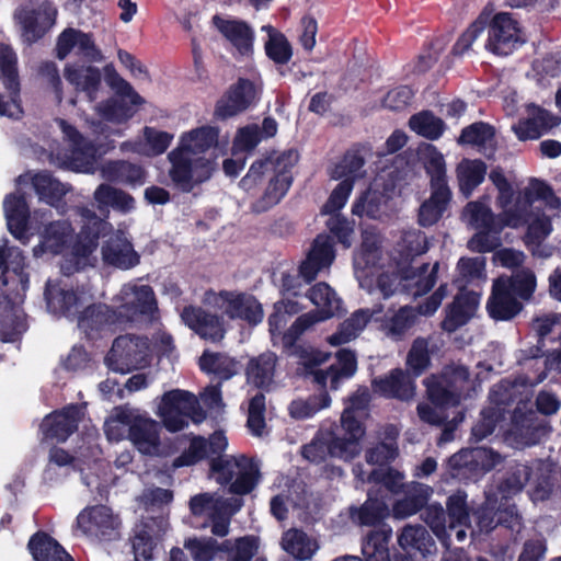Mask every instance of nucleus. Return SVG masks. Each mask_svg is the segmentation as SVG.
Returning a JSON list of instances; mask_svg holds the SVG:
<instances>
[{"mask_svg": "<svg viewBox=\"0 0 561 561\" xmlns=\"http://www.w3.org/2000/svg\"><path fill=\"white\" fill-rule=\"evenodd\" d=\"M218 140L219 128L210 125L181 135L178 146L168 153L169 178L178 190L190 193L211 178L217 169V156L206 157V152L216 150Z\"/></svg>", "mask_w": 561, "mask_h": 561, "instance_id": "nucleus-1", "label": "nucleus"}, {"mask_svg": "<svg viewBox=\"0 0 561 561\" xmlns=\"http://www.w3.org/2000/svg\"><path fill=\"white\" fill-rule=\"evenodd\" d=\"M79 215L82 226L76 236L71 251L77 262L87 260L98 249L100 239L108 236L101 248L105 265L127 271L139 264V254L123 232L113 233L112 224L100 218L88 207L79 208Z\"/></svg>", "mask_w": 561, "mask_h": 561, "instance_id": "nucleus-2", "label": "nucleus"}, {"mask_svg": "<svg viewBox=\"0 0 561 561\" xmlns=\"http://www.w3.org/2000/svg\"><path fill=\"white\" fill-rule=\"evenodd\" d=\"M25 267V256L20 248L0 245V336L4 342L15 341L26 330L20 310L30 285Z\"/></svg>", "mask_w": 561, "mask_h": 561, "instance_id": "nucleus-3", "label": "nucleus"}, {"mask_svg": "<svg viewBox=\"0 0 561 561\" xmlns=\"http://www.w3.org/2000/svg\"><path fill=\"white\" fill-rule=\"evenodd\" d=\"M228 447L227 437L222 432H215L206 439V451L216 457L209 460V472L221 486H228L233 495L250 494L261 480L260 466L247 455H222Z\"/></svg>", "mask_w": 561, "mask_h": 561, "instance_id": "nucleus-4", "label": "nucleus"}, {"mask_svg": "<svg viewBox=\"0 0 561 561\" xmlns=\"http://www.w3.org/2000/svg\"><path fill=\"white\" fill-rule=\"evenodd\" d=\"M159 414L164 427L172 433L185 428L188 425V419L196 424L206 419V412L195 394L181 389L170 390L163 394Z\"/></svg>", "mask_w": 561, "mask_h": 561, "instance_id": "nucleus-5", "label": "nucleus"}, {"mask_svg": "<svg viewBox=\"0 0 561 561\" xmlns=\"http://www.w3.org/2000/svg\"><path fill=\"white\" fill-rule=\"evenodd\" d=\"M463 215L468 217L469 224L477 232L468 241V248L472 252L489 253L495 251L502 244L499 227V215H494L492 209L479 202H469Z\"/></svg>", "mask_w": 561, "mask_h": 561, "instance_id": "nucleus-6", "label": "nucleus"}, {"mask_svg": "<svg viewBox=\"0 0 561 561\" xmlns=\"http://www.w3.org/2000/svg\"><path fill=\"white\" fill-rule=\"evenodd\" d=\"M105 362L110 369L121 374L145 368L150 363L148 339L129 334L117 336Z\"/></svg>", "mask_w": 561, "mask_h": 561, "instance_id": "nucleus-7", "label": "nucleus"}, {"mask_svg": "<svg viewBox=\"0 0 561 561\" xmlns=\"http://www.w3.org/2000/svg\"><path fill=\"white\" fill-rule=\"evenodd\" d=\"M484 494V502L472 511L478 530L481 534L488 535L500 527L505 529L512 538L515 531H519L523 524V518L517 507L511 506V508H507L497 502L496 499L491 497L486 493Z\"/></svg>", "mask_w": 561, "mask_h": 561, "instance_id": "nucleus-8", "label": "nucleus"}, {"mask_svg": "<svg viewBox=\"0 0 561 561\" xmlns=\"http://www.w3.org/2000/svg\"><path fill=\"white\" fill-rule=\"evenodd\" d=\"M298 152L293 149L279 153V161L276 162L277 167L272 172L273 176L264 194L251 205L253 213H265L282 201L293 184L291 169L298 162Z\"/></svg>", "mask_w": 561, "mask_h": 561, "instance_id": "nucleus-9", "label": "nucleus"}, {"mask_svg": "<svg viewBox=\"0 0 561 561\" xmlns=\"http://www.w3.org/2000/svg\"><path fill=\"white\" fill-rule=\"evenodd\" d=\"M468 370L465 367L446 369L439 375H431L423 381L428 401L439 409L456 408L460 404L461 387L458 380L465 381Z\"/></svg>", "mask_w": 561, "mask_h": 561, "instance_id": "nucleus-10", "label": "nucleus"}, {"mask_svg": "<svg viewBox=\"0 0 561 561\" xmlns=\"http://www.w3.org/2000/svg\"><path fill=\"white\" fill-rule=\"evenodd\" d=\"M78 527L88 536L100 541L112 542L121 539L122 520L106 505H95L84 508L77 516Z\"/></svg>", "mask_w": 561, "mask_h": 561, "instance_id": "nucleus-11", "label": "nucleus"}, {"mask_svg": "<svg viewBox=\"0 0 561 561\" xmlns=\"http://www.w3.org/2000/svg\"><path fill=\"white\" fill-rule=\"evenodd\" d=\"M485 456L486 459L480 461L476 451L461 449L447 459L446 474L459 482H477L502 460L501 455L492 449Z\"/></svg>", "mask_w": 561, "mask_h": 561, "instance_id": "nucleus-12", "label": "nucleus"}, {"mask_svg": "<svg viewBox=\"0 0 561 561\" xmlns=\"http://www.w3.org/2000/svg\"><path fill=\"white\" fill-rule=\"evenodd\" d=\"M531 474L533 468L527 463L511 461L484 493L507 508L517 507L514 497L523 491Z\"/></svg>", "mask_w": 561, "mask_h": 561, "instance_id": "nucleus-13", "label": "nucleus"}, {"mask_svg": "<svg viewBox=\"0 0 561 561\" xmlns=\"http://www.w3.org/2000/svg\"><path fill=\"white\" fill-rule=\"evenodd\" d=\"M531 474L533 468L527 463L511 461L484 493L507 508L517 507L514 497L523 491Z\"/></svg>", "mask_w": 561, "mask_h": 561, "instance_id": "nucleus-14", "label": "nucleus"}, {"mask_svg": "<svg viewBox=\"0 0 561 561\" xmlns=\"http://www.w3.org/2000/svg\"><path fill=\"white\" fill-rule=\"evenodd\" d=\"M257 100L255 83L248 78H238L216 101L214 118L216 121L232 118L248 111Z\"/></svg>", "mask_w": 561, "mask_h": 561, "instance_id": "nucleus-15", "label": "nucleus"}, {"mask_svg": "<svg viewBox=\"0 0 561 561\" xmlns=\"http://www.w3.org/2000/svg\"><path fill=\"white\" fill-rule=\"evenodd\" d=\"M551 432L548 420L539 417L535 410L526 409V402L517 403L511 415V433L518 444L534 446Z\"/></svg>", "mask_w": 561, "mask_h": 561, "instance_id": "nucleus-16", "label": "nucleus"}, {"mask_svg": "<svg viewBox=\"0 0 561 561\" xmlns=\"http://www.w3.org/2000/svg\"><path fill=\"white\" fill-rule=\"evenodd\" d=\"M403 552H393L391 557L400 561H422L436 552V542L426 527L407 525L398 536Z\"/></svg>", "mask_w": 561, "mask_h": 561, "instance_id": "nucleus-17", "label": "nucleus"}, {"mask_svg": "<svg viewBox=\"0 0 561 561\" xmlns=\"http://www.w3.org/2000/svg\"><path fill=\"white\" fill-rule=\"evenodd\" d=\"M82 416V408L76 403L53 411L41 423L39 427L43 433V439L65 443L78 431Z\"/></svg>", "mask_w": 561, "mask_h": 561, "instance_id": "nucleus-18", "label": "nucleus"}, {"mask_svg": "<svg viewBox=\"0 0 561 561\" xmlns=\"http://www.w3.org/2000/svg\"><path fill=\"white\" fill-rule=\"evenodd\" d=\"M510 13H496L488 28L486 48L495 55L507 56L519 43V28Z\"/></svg>", "mask_w": 561, "mask_h": 561, "instance_id": "nucleus-19", "label": "nucleus"}, {"mask_svg": "<svg viewBox=\"0 0 561 561\" xmlns=\"http://www.w3.org/2000/svg\"><path fill=\"white\" fill-rule=\"evenodd\" d=\"M181 319L186 327L205 341L219 343L226 335L224 318L199 306H185L181 312Z\"/></svg>", "mask_w": 561, "mask_h": 561, "instance_id": "nucleus-20", "label": "nucleus"}, {"mask_svg": "<svg viewBox=\"0 0 561 561\" xmlns=\"http://www.w3.org/2000/svg\"><path fill=\"white\" fill-rule=\"evenodd\" d=\"M218 297L224 302V313L231 320H241L250 327L262 322L264 311L255 296L232 290H220Z\"/></svg>", "mask_w": 561, "mask_h": 561, "instance_id": "nucleus-21", "label": "nucleus"}, {"mask_svg": "<svg viewBox=\"0 0 561 561\" xmlns=\"http://www.w3.org/2000/svg\"><path fill=\"white\" fill-rule=\"evenodd\" d=\"M75 230L68 220H56L47 224L41 232V241L33 248L35 257H39L45 253L59 255L70 249L76 241Z\"/></svg>", "mask_w": 561, "mask_h": 561, "instance_id": "nucleus-22", "label": "nucleus"}, {"mask_svg": "<svg viewBox=\"0 0 561 561\" xmlns=\"http://www.w3.org/2000/svg\"><path fill=\"white\" fill-rule=\"evenodd\" d=\"M373 391L386 399L410 401L415 397V380L400 367L391 369L387 375L371 380Z\"/></svg>", "mask_w": 561, "mask_h": 561, "instance_id": "nucleus-23", "label": "nucleus"}, {"mask_svg": "<svg viewBox=\"0 0 561 561\" xmlns=\"http://www.w3.org/2000/svg\"><path fill=\"white\" fill-rule=\"evenodd\" d=\"M118 420L128 425V438L144 455H152L160 445V428L158 422L149 417L135 416L133 420L127 414L118 415Z\"/></svg>", "mask_w": 561, "mask_h": 561, "instance_id": "nucleus-24", "label": "nucleus"}, {"mask_svg": "<svg viewBox=\"0 0 561 561\" xmlns=\"http://www.w3.org/2000/svg\"><path fill=\"white\" fill-rule=\"evenodd\" d=\"M527 112L528 116L513 126L515 135L522 141L538 139L561 123L559 116L536 104L529 105Z\"/></svg>", "mask_w": 561, "mask_h": 561, "instance_id": "nucleus-25", "label": "nucleus"}, {"mask_svg": "<svg viewBox=\"0 0 561 561\" xmlns=\"http://www.w3.org/2000/svg\"><path fill=\"white\" fill-rule=\"evenodd\" d=\"M334 259L335 250L331 237L320 233L313 239L307 257L299 265V274L307 283H311L322 268L333 263Z\"/></svg>", "mask_w": 561, "mask_h": 561, "instance_id": "nucleus-26", "label": "nucleus"}, {"mask_svg": "<svg viewBox=\"0 0 561 561\" xmlns=\"http://www.w3.org/2000/svg\"><path fill=\"white\" fill-rule=\"evenodd\" d=\"M122 323L152 318L158 312V301L150 285L135 286L131 298L117 307Z\"/></svg>", "mask_w": 561, "mask_h": 561, "instance_id": "nucleus-27", "label": "nucleus"}, {"mask_svg": "<svg viewBox=\"0 0 561 561\" xmlns=\"http://www.w3.org/2000/svg\"><path fill=\"white\" fill-rule=\"evenodd\" d=\"M64 77L77 92L84 93L89 102L98 99L102 85V73L98 67L78 62L67 64Z\"/></svg>", "mask_w": 561, "mask_h": 561, "instance_id": "nucleus-28", "label": "nucleus"}, {"mask_svg": "<svg viewBox=\"0 0 561 561\" xmlns=\"http://www.w3.org/2000/svg\"><path fill=\"white\" fill-rule=\"evenodd\" d=\"M523 308V302L496 278L486 301L489 317L495 321H510L519 314Z\"/></svg>", "mask_w": 561, "mask_h": 561, "instance_id": "nucleus-29", "label": "nucleus"}, {"mask_svg": "<svg viewBox=\"0 0 561 561\" xmlns=\"http://www.w3.org/2000/svg\"><path fill=\"white\" fill-rule=\"evenodd\" d=\"M117 324H123L117 308L104 304L88 306L78 318L79 328L90 340L95 339L103 329Z\"/></svg>", "mask_w": 561, "mask_h": 561, "instance_id": "nucleus-30", "label": "nucleus"}, {"mask_svg": "<svg viewBox=\"0 0 561 561\" xmlns=\"http://www.w3.org/2000/svg\"><path fill=\"white\" fill-rule=\"evenodd\" d=\"M7 226L10 233L25 243L28 239L30 207L22 194L11 193L3 201Z\"/></svg>", "mask_w": 561, "mask_h": 561, "instance_id": "nucleus-31", "label": "nucleus"}, {"mask_svg": "<svg viewBox=\"0 0 561 561\" xmlns=\"http://www.w3.org/2000/svg\"><path fill=\"white\" fill-rule=\"evenodd\" d=\"M478 305L479 295L474 291L458 294L446 308L442 328L447 332H455L463 327L474 316Z\"/></svg>", "mask_w": 561, "mask_h": 561, "instance_id": "nucleus-32", "label": "nucleus"}, {"mask_svg": "<svg viewBox=\"0 0 561 561\" xmlns=\"http://www.w3.org/2000/svg\"><path fill=\"white\" fill-rule=\"evenodd\" d=\"M213 24L241 55L252 54L254 33L247 22L241 20H226L216 14L213 16Z\"/></svg>", "mask_w": 561, "mask_h": 561, "instance_id": "nucleus-33", "label": "nucleus"}, {"mask_svg": "<svg viewBox=\"0 0 561 561\" xmlns=\"http://www.w3.org/2000/svg\"><path fill=\"white\" fill-rule=\"evenodd\" d=\"M402 492L403 496L392 505L396 518H407L421 512L427 505L433 489L427 484L412 482Z\"/></svg>", "mask_w": 561, "mask_h": 561, "instance_id": "nucleus-34", "label": "nucleus"}, {"mask_svg": "<svg viewBox=\"0 0 561 561\" xmlns=\"http://www.w3.org/2000/svg\"><path fill=\"white\" fill-rule=\"evenodd\" d=\"M392 537V529L380 528L371 530L364 538L362 553L364 559L354 556L336 558L333 561H389V542Z\"/></svg>", "mask_w": 561, "mask_h": 561, "instance_id": "nucleus-35", "label": "nucleus"}, {"mask_svg": "<svg viewBox=\"0 0 561 561\" xmlns=\"http://www.w3.org/2000/svg\"><path fill=\"white\" fill-rule=\"evenodd\" d=\"M383 311L381 305L375 306L370 309L356 310L341 323L339 330L329 336L328 341L331 345L337 346L345 344L356 337L362 332L371 319L379 320L377 314Z\"/></svg>", "mask_w": 561, "mask_h": 561, "instance_id": "nucleus-36", "label": "nucleus"}, {"mask_svg": "<svg viewBox=\"0 0 561 561\" xmlns=\"http://www.w3.org/2000/svg\"><path fill=\"white\" fill-rule=\"evenodd\" d=\"M27 549L34 561H75L55 538L43 530L31 536Z\"/></svg>", "mask_w": 561, "mask_h": 561, "instance_id": "nucleus-37", "label": "nucleus"}, {"mask_svg": "<svg viewBox=\"0 0 561 561\" xmlns=\"http://www.w3.org/2000/svg\"><path fill=\"white\" fill-rule=\"evenodd\" d=\"M102 174L110 182L133 187L142 185L147 175L141 165L125 160L108 161L103 165Z\"/></svg>", "mask_w": 561, "mask_h": 561, "instance_id": "nucleus-38", "label": "nucleus"}, {"mask_svg": "<svg viewBox=\"0 0 561 561\" xmlns=\"http://www.w3.org/2000/svg\"><path fill=\"white\" fill-rule=\"evenodd\" d=\"M450 201V188H443L442 186L432 188L430 197L425 199L419 208V225L422 227H431L438 222L447 210Z\"/></svg>", "mask_w": 561, "mask_h": 561, "instance_id": "nucleus-39", "label": "nucleus"}, {"mask_svg": "<svg viewBox=\"0 0 561 561\" xmlns=\"http://www.w3.org/2000/svg\"><path fill=\"white\" fill-rule=\"evenodd\" d=\"M277 357L274 353L267 352L252 357L245 368L248 382L259 389L267 390L273 382Z\"/></svg>", "mask_w": 561, "mask_h": 561, "instance_id": "nucleus-40", "label": "nucleus"}, {"mask_svg": "<svg viewBox=\"0 0 561 561\" xmlns=\"http://www.w3.org/2000/svg\"><path fill=\"white\" fill-rule=\"evenodd\" d=\"M486 163L481 159H462L457 165L456 173L459 191L465 197H470L473 191L484 181Z\"/></svg>", "mask_w": 561, "mask_h": 561, "instance_id": "nucleus-41", "label": "nucleus"}, {"mask_svg": "<svg viewBox=\"0 0 561 561\" xmlns=\"http://www.w3.org/2000/svg\"><path fill=\"white\" fill-rule=\"evenodd\" d=\"M31 183L39 199L53 207H58L68 193V187L48 171L35 173Z\"/></svg>", "mask_w": 561, "mask_h": 561, "instance_id": "nucleus-42", "label": "nucleus"}, {"mask_svg": "<svg viewBox=\"0 0 561 561\" xmlns=\"http://www.w3.org/2000/svg\"><path fill=\"white\" fill-rule=\"evenodd\" d=\"M388 516L389 508L387 504L379 499H373L370 496L359 507L350 508L352 522L359 526L376 527L380 525L379 529L383 527L390 528L382 523ZM376 530H378V528Z\"/></svg>", "mask_w": 561, "mask_h": 561, "instance_id": "nucleus-43", "label": "nucleus"}, {"mask_svg": "<svg viewBox=\"0 0 561 561\" xmlns=\"http://www.w3.org/2000/svg\"><path fill=\"white\" fill-rule=\"evenodd\" d=\"M259 549V540L254 536H243L234 539H225L218 542L216 539L215 554L224 552L228 554L227 561H251Z\"/></svg>", "mask_w": 561, "mask_h": 561, "instance_id": "nucleus-44", "label": "nucleus"}, {"mask_svg": "<svg viewBox=\"0 0 561 561\" xmlns=\"http://www.w3.org/2000/svg\"><path fill=\"white\" fill-rule=\"evenodd\" d=\"M282 547L299 561L311 559L318 549L316 541H312L302 529L297 528H290L283 534Z\"/></svg>", "mask_w": 561, "mask_h": 561, "instance_id": "nucleus-45", "label": "nucleus"}, {"mask_svg": "<svg viewBox=\"0 0 561 561\" xmlns=\"http://www.w3.org/2000/svg\"><path fill=\"white\" fill-rule=\"evenodd\" d=\"M307 297L314 306L321 308V319H330L340 313L342 300L327 283L320 282L311 286Z\"/></svg>", "mask_w": 561, "mask_h": 561, "instance_id": "nucleus-46", "label": "nucleus"}, {"mask_svg": "<svg viewBox=\"0 0 561 561\" xmlns=\"http://www.w3.org/2000/svg\"><path fill=\"white\" fill-rule=\"evenodd\" d=\"M387 197L377 190H366L354 202L352 214L369 219H380L385 214Z\"/></svg>", "mask_w": 561, "mask_h": 561, "instance_id": "nucleus-47", "label": "nucleus"}, {"mask_svg": "<svg viewBox=\"0 0 561 561\" xmlns=\"http://www.w3.org/2000/svg\"><path fill=\"white\" fill-rule=\"evenodd\" d=\"M497 279L503 282L505 288L518 300H530L537 286L536 275L530 268H522L511 276H501Z\"/></svg>", "mask_w": 561, "mask_h": 561, "instance_id": "nucleus-48", "label": "nucleus"}, {"mask_svg": "<svg viewBox=\"0 0 561 561\" xmlns=\"http://www.w3.org/2000/svg\"><path fill=\"white\" fill-rule=\"evenodd\" d=\"M237 360L222 353L205 351L199 357L202 371L214 374L221 380H228L237 374Z\"/></svg>", "mask_w": 561, "mask_h": 561, "instance_id": "nucleus-49", "label": "nucleus"}, {"mask_svg": "<svg viewBox=\"0 0 561 561\" xmlns=\"http://www.w3.org/2000/svg\"><path fill=\"white\" fill-rule=\"evenodd\" d=\"M94 199L100 208L111 206L122 213H128L135 207V199L130 194L105 183L96 187Z\"/></svg>", "mask_w": 561, "mask_h": 561, "instance_id": "nucleus-50", "label": "nucleus"}, {"mask_svg": "<svg viewBox=\"0 0 561 561\" xmlns=\"http://www.w3.org/2000/svg\"><path fill=\"white\" fill-rule=\"evenodd\" d=\"M409 127L411 130L428 140H437L444 134L446 125L444 121L435 116L433 112L424 110L410 117Z\"/></svg>", "mask_w": 561, "mask_h": 561, "instance_id": "nucleus-51", "label": "nucleus"}, {"mask_svg": "<svg viewBox=\"0 0 561 561\" xmlns=\"http://www.w3.org/2000/svg\"><path fill=\"white\" fill-rule=\"evenodd\" d=\"M432 364L428 350V341L424 337H416L408 352L405 366L407 373L415 380L422 376Z\"/></svg>", "mask_w": 561, "mask_h": 561, "instance_id": "nucleus-52", "label": "nucleus"}, {"mask_svg": "<svg viewBox=\"0 0 561 561\" xmlns=\"http://www.w3.org/2000/svg\"><path fill=\"white\" fill-rule=\"evenodd\" d=\"M332 375V391L351 379L357 371L356 353L350 348H340L335 353V363L330 365Z\"/></svg>", "mask_w": 561, "mask_h": 561, "instance_id": "nucleus-53", "label": "nucleus"}, {"mask_svg": "<svg viewBox=\"0 0 561 561\" xmlns=\"http://www.w3.org/2000/svg\"><path fill=\"white\" fill-rule=\"evenodd\" d=\"M268 37L264 44L265 54L276 65H287L293 57V47L285 34L267 26Z\"/></svg>", "mask_w": 561, "mask_h": 561, "instance_id": "nucleus-54", "label": "nucleus"}, {"mask_svg": "<svg viewBox=\"0 0 561 561\" xmlns=\"http://www.w3.org/2000/svg\"><path fill=\"white\" fill-rule=\"evenodd\" d=\"M531 207L519 194L512 206L503 208L502 213L499 214L497 230H500V233L506 227L517 229L528 224L531 217Z\"/></svg>", "mask_w": 561, "mask_h": 561, "instance_id": "nucleus-55", "label": "nucleus"}, {"mask_svg": "<svg viewBox=\"0 0 561 561\" xmlns=\"http://www.w3.org/2000/svg\"><path fill=\"white\" fill-rule=\"evenodd\" d=\"M467 500L468 494L463 490H457L447 497L445 511L449 520L450 530H454L458 526L469 525L470 507Z\"/></svg>", "mask_w": 561, "mask_h": 561, "instance_id": "nucleus-56", "label": "nucleus"}, {"mask_svg": "<svg viewBox=\"0 0 561 561\" xmlns=\"http://www.w3.org/2000/svg\"><path fill=\"white\" fill-rule=\"evenodd\" d=\"M44 295L47 307L62 316L71 314L79 300L72 289L56 288L55 286H50L49 283L46 285Z\"/></svg>", "mask_w": 561, "mask_h": 561, "instance_id": "nucleus-57", "label": "nucleus"}, {"mask_svg": "<svg viewBox=\"0 0 561 561\" xmlns=\"http://www.w3.org/2000/svg\"><path fill=\"white\" fill-rule=\"evenodd\" d=\"M495 140V128L489 123L476 122L465 127L458 138L460 145L491 146Z\"/></svg>", "mask_w": 561, "mask_h": 561, "instance_id": "nucleus-58", "label": "nucleus"}, {"mask_svg": "<svg viewBox=\"0 0 561 561\" xmlns=\"http://www.w3.org/2000/svg\"><path fill=\"white\" fill-rule=\"evenodd\" d=\"M415 322V314L413 309L409 306L401 307L392 316H385L382 319L381 329L387 335L400 339L405 332L413 327Z\"/></svg>", "mask_w": 561, "mask_h": 561, "instance_id": "nucleus-59", "label": "nucleus"}, {"mask_svg": "<svg viewBox=\"0 0 561 561\" xmlns=\"http://www.w3.org/2000/svg\"><path fill=\"white\" fill-rule=\"evenodd\" d=\"M0 71L5 89L16 92L19 85H21L18 70V56L13 48L4 43H0Z\"/></svg>", "mask_w": 561, "mask_h": 561, "instance_id": "nucleus-60", "label": "nucleus"}, {"mask_svg": "<svg viewBox=\"0 0 561 561\" xmlns=\"http://www.w3.org/2000/svg\"><path fill=\"white\" fill-rule=\"evenodd\" d=\"M69 162L76 171L92 172L96 162V147L87 138L79 145L70 146Z\"/></svg>", "mask_w": 561, "mask_h": 561, "instance_id": "nucleus-61", "label": "nucleus"}, {"mask_svg": "<svg viewBox=\"0 0 561 561\" xmlns=\"http://www.w3.org/2000/svg\"><path fill=\"white\" fill-rule=\"evenodd\" d=\"M279 161V153L273 152L263 159L255 160L248 173L241 179L240 186L247 191L253 188L259 182L262 181L266 173H272Z\"/></svg>", "mask_w": 561, "mask_h": 561, "instance_id": "nucleus-62", "label": "nucleus"}, {"mask_svg": "<svg viewBox=\"0 0 561 561\" xmlns=\"http://www.w3.org/2000/svg\"><path fill=\"white\" fill-rule=\"evenodd\" d=\"M520 195L526 203L531 206L536 201H543L551 209H558L561 206V201L554 194L552 187L541 180H533L529 187L525 188Z\"/></svg>", "mask_w": 561, "mask_h": 561, "instance_id": "nucleus-63", "label": "nucleus"}, {"mask_svg": "<svg viewBox=\"0 0 561 561\" xmlns=\"http://www.w3.org/2000/svg\"><path fill=\"white\" fill-rule=\"evenodd\" d=\"M174 138V135L164 131L159 130L154 127L146 126L144 128V153L150 157H157L167 151V149L170 147L172 140Z\"/></svg>", "mask_w": 561, "mask_h": 561, "instance_id": "nucleus-64", "label": "nucleus"}]
</instances>
